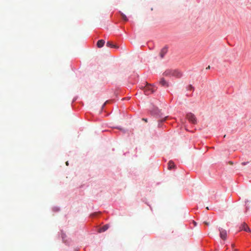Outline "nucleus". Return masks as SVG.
Here are the masks:
<instances>
[{"mask_svg": "<svg viewBox=\"0 0 251 251\" xmlns=\"http://www.w3.org/2000/svg\"><path fill=\"white\" fill-rule=\"evenodd\" d=\"M194 224L195 225H196V223L195 222H194Z\"/></svg>", "mask_w": 251, "mask_h": 251, "instance_id": "20", "label": "nucleus"}, {"mask_svg": "<svg viewBox=\"0 0 251 251\" xmlns=\"http://www.w3.org/2000/svg\"><path fill=\"white\" fill-rule=\"evenodd\" d=\"M164 75L165 76H173L177 78L180 77L182 74L180 72L176 70H166Z\"/></svg>", "mask_w": 251, "mask_h": 251, "instance_id": "1", "label": "nucleus"}, {"mask_svg": "<svg viewBox=\"0 0 251 251\" xmlns=\"http://www.w3.org/2000/svg\"><path fill=\"white\" fill-rule=\"evenodd\" d=\"M66 165H68V164H69V163H68V162H66Z\"/></svg>", "mask_w": 251, "mask_h": 251, "instance_id": "19", "label": "nucleus"}, {"mask_svg": "<svg viewBox=\"0 0 251 251\" xmlns=\"http://www.w3.org/2000/svg\"><path fill=\"white\" fill-rule=\"evenodd\" d=\"M240 230H243L247 232H251L250 228L245 223H243L240 227Z\"/></svg>", "mask_w": 251, "mask_h": 251, "instance_id": "5", "label": "nucleus"}, {"mask_svg": "<svg viewBox=\"0 0 251 251\" xmlns=\"http://www.w3.org/2000/svg\"><path fill=\"white\" fill-rule=\"evenodd\" d=\"M204 224L207 226H208L209 225V223L207 222H204Z\"/></svg>", "mask_w": 251, "mask_h": 251, "instance_id": "14", "label": "nucleus"}, {"mask_svg": "<svg viewBox=\"0 0 251 251\" xmlns=\"http://www.w3.org/2000/svg\"><path fill=\"white\" fill-rule=\"evenodd\" d=\"M210 69V66H208L207 68H206V69Z\"/></svg>", "mask_w": 251, "mask_h": 251, "instance_id": "18", "label": "nucleus"}, {"mask_svg": "<svg viewBox=\"0 0 251 251\" xmlns=\"http://www.w3.org/2000/svg\"><path fill=\"white\" fill-rule=\"evenodd\" d=\"M142 120H143V121H145V122H148V120H147V119L143 118V119H142Z\"/></svg>", "mask_w": 251, "mask_h": 251, "instance_id": "16", "label": "nucleus"}, {"mask_svg": "<svg viewBox=\"0 0 251 251\" xmlns=\"http://www.w3.org/2000/svg\"><path fill=\"white\" fill-rule=\"evenodd\" d=\"M249 163V162H242V163H241V164H242V165L244 166V165H246V164H248Z\"/></svg>", "mask_w": 251, "mask_h": 251, "instance_id": "13", "label": "nucleus"}, {"mask_svg": "<svg viewBox=\"0 0 251 251\" xmlns=\"http://www.w3.org/2000/svg\"><path fill=\"white\" fill-rule=\"evenodd\" d=\"M106 46L109 47H114V44H113L111 42L108 41L106 43Z\"/></svg>", "mask_w": 251, "mask_h": 251, "instance_id": "12", "label": "nucleus"}, {"mask_svg": "<svg viewBox=\"0 0 251 251\" xmlns=\"http://www.w3.org/2000/svg\"><path fill=\"white\" fill-rule=\"evenodd\" d=\"M159 83L163 86H166V87L169 86V84H168V82H166V81L163 78H162L160 79Z\"/></svg>", "mask_w": 251, "mask_h": 251, "instance_id": "6", "label": "nucleus"}, {"mask_svg": "<svg viewBox=\"0 0 251 251\" xmlns=\"http://www.w3.org/2000/svg\"><path fill=\"white\" fill-rule=\"evenodd\" d=\"M121 16H122L123 19L124 21H127L128 20L127 17H126V16L124 14H123V13H121Z\"/></svg>", "mask_w": 251, "mask_h": 251, "instance_id": "11", "label": "nucleus"}, {"mask_svg": "<svg viewBox=\"0 0 251 251\" xmlns=\"http://www.w3.org/2000/svg\"><path fill=\"white\" fill-rule=\"evenodd\" d=\"M189 89H194V88L192 87V86L191 85H190L189 86Z\"/></svg>", "mask_w": 251, "mask_h": 251, "instance_id": "15", "label": "nucleus"}, {"mask_svg": "<svg viewBox=\"0 0 251 251\" xmlns=\"http://www.w3.org/2000/svg\"><path fill=\"white\" fill-rule=\"evenodd\" d=\"M187 119L193 124L197 123V119L195 116L192 113H188L186 115Z\"/></svg>", "mask_w": 251, "mask_h": 251, "instance_id": "3", "label": "nucleus"}, {"mask_svg": "<svg viewBox=\"0 0 251 251\" xmlns=\"http://www.w3.org/2000/svg\"><path fill=\"white\" fill-rule=\"evenodd\" d=\"M168 167L169 170H171L172 168H174L175 167V165L173 161H170L168 163Z\"/></svg>", "mask_w": 251, "mask_h": 251, "instance_id": "10", "label": "nucleus"}, {"mask_svg": "<svg viewBox=\"0 0 251 251\" xmlns=\"http://www.w3.org/2000/svg\"><path fill=\"white\" fill-rule=\"evenodd\" d=\"M155 91L154 88L148 83H147L146 85L144 87V91L146 95H150Z\"/></svg>", "mask_w": 251, "mask_h": 251, "instance_id": "2", "label": "nucleus"}, {"mask_svg": "<svg viewBox=\"0 0 251 251\" xmlns=\"http://www.w3.org/2000/svg\"><path fill=\"white\" fill-rule=\"evenodd\" d=\"M220 232V236L221 238L223 240H226L227 236V232L226 230L223 229V228H219V229Z\"/></svg>", "mask_w": 251, "mask_h": 251, "instance_id": "4", "label": "nucleus"}, {"mask_svg": "<svg viewBox=\"0 0 251 251\" xmlns=\"http://www.w3.org/2000/svg\"><path fill=\"white\" fill-rule=\"evenodd\" d=\"M108 227H109L108 225H105L103 226L102 227H101V228H100L99 229L98 232L100 233L104 232L105 231H106V230L108 229Z\"/></svg>", "mask_w": 251, "mask_h": 251, "instance_id": "7", "label": "nucleus"}, {"mask_svg": "<svg viewBox=\"0 0 251 251\" xmlns=\"http://www.w3.org/2000/svg\"><path fill=\"white\" fill-rule=\"evenodd\" d=\"M105 43V41L103 40H100L97 42V46L98 48L102 47Z\"/></svg>", "mask_w": 251, "mask_h": 251, "instance_id": "9", "label": "nucleus"}, {"mask_svg": "<svg viewBox=\"0 0 251 251\" xmlns=\"http://www.w3.org/2000/svg\"><path fill=\"white\" fill-rule=\"evenodd\" d=\"M112 48H118V47L115 45H114V47H113Z\"/></svg>", "mask_w": 251, "mask_h": 251, "instance_id": "17", "label": "nucleus"}, {"mask_svg": "<svg viewBox=\"0 0 251 251\" xmlns=\"http://www.w3.org/2000/svg\"><path fill=\"white\" fill-rule=\"evenodd\" d=\"M167 52V48H164L162 49L160 53V56L161 58H162L164 57V56L166 54Z\"/></svg>", "mask_w": 251, "mask_h": 251, "instance_id": "8", "label": "nucleus"}, {"mask_svg": "<svg viewBox=\"0 0 251 251\" xmlns=\"http://www.w3.org/2000/svg\"><path fill=\"white\" fill-rule=\"evenodd\" d=\"M206 209H207V210H208V209H209V208H208V207H206Z\"/></svg>", "mask_w": 251, "mask_h": 251, "instance_id": "21", "label": "nucleus"}]
</instances>
